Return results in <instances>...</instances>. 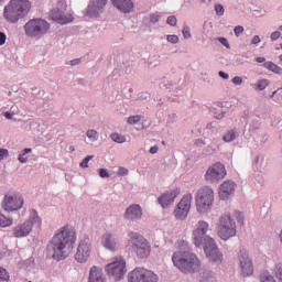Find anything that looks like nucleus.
Segmentation results:
<instances>
[{
  "label": "nucleus",
  "mask_w": 282,
  "mask_h": 282,
  "mask_svg": "<svg viewBox=\"0 0 282 282\" xmlns=\"http://www.w3.org/2000/svg\"><path fill=\"white\" fill-rule=\"evenodd\" d=\"M0 281H10V273L3 267H0Z\"/></svg>",
  "instance_id": "33"
},
{
  "label": "nucleus",
  "mask_w": 282,
  "mask_h": 282,
  "mask_svg": "<svg viewBox=\"0 0 282 282\" xmlns=\"http://www.w3.org/2000/svg\"><path fill=\"white\" fill-rule=\"evenodd\" d=\"M236 183L232 181H224L219 186V198L221 200H227L231 195L235 194Z\"/></svg>",
  "instance_id": "17"
},
{
  "label": "nucleus",
  "mask_w": 282,
  "mask_h": 282,
  "mask_svg": "<svg viewBox=\"0 0 282 282\" xmlns=\"http://www.w3.org/2000/svg\"><path fill=\"white\" fill-rule=\"evenodd\" d=\"M180 195H181V188L170 189V191L163 193V195H161V197H159V204H161V207H163V208H169L171 205L174 204L175 199Z\"/></svg>",
  "instance_id": "16"
},
{
  "label": "nucleus",
  "mask_w": 282,
  "mask_h": 282,
  "mask_svg": "<svg viewBox=\"0 0 282 282\" xmlns=\"http://www.w3.org/2000/svg\"><path fill=\"white\" fill-rule=\"evenodd\" d=\"M163 144H165V141H163Z\"/></svg>",
  "instance_id": "62"
},
{
  "label": "nucleus",
  "mask_w": 282,
  "mask_h": 282,
  "mask_svg": "<svg viewBox=\"0 0 282 282\" xmlns=\"http://www.w3.org/2000/svg\"><path fill=\"white\" fill-rule=\"evenodd\" d=\"M130 282H158L159 278L153 271L148 269H134L129 275Z\"/></svg>",
  "instance_id": "13"
},
{
  "label": "nucleus",
  "mask_w": 282,
  "mask_h": 282,
  "mask_svg": "<svg viewBox=\"0 0 282 282\" xmlns=\"http://www.w3.org/2000/svg\"><path fill=\"white\" fill-rule=\"evenodd\" d=\"M270 85V80L268 79H260L257 84L253 85L256 90H264Z\"/></svg>",
  "instance_id": "29"
},
{
  "label": "nucleus",
  "mask_w": 282,
  "mask_h": 282,
  "mask_svg": "<svg viewBox=\"0 0 282 282\" xmlns=\"http://www.w3.org/2000/svg\"><path fill=\"white\" fill-rule=\"evenodd\" d=\"M215 200V193L212 187L204 186L198 189L195 203L196 209L200 214H207L212 210Z\"/></svg>",
  "instance_id": "6"
},
{
  "label": "nucleus",
  "mask_w": 282,
  "mask_h": 282,
  "mask_svg": "<svg viewBox=\"0 0 282 282\" xmlns=\"http://www.w3.org/2000/svg\"><path fill=\"white\" fill-rule=\"evenodd\" d=\"M218 75L224 78V79H228L229 78V75L226 74L225 72H219Z\"/></svg>",
  "instance_id": "54"
},
{
  "label": "nucleus",
  "mask_w": 282,
  "mask_h": 282,
  "mask_svg": "<svg viewBox=\"0 0 282 282\" xmlns=\"http://www.w3.org/2000/svg\"><path fill=\"white\" fill-rule=\"evenodd\" d=\"M79 63H80V59H74V61L70 62V65L75 66V65H77Z\"/></svg>",
  "instance_id": "57"
},
{
  "label": "nucleus",
  "mask_w": 282,
  "mask_h": 282,
  "mask_svg": "<svg viewBox=\"0 0 282 282\" xmlns=\"http://www.w3.org/2000/svg\"><path fill=\"white\" fill-rule=\"evenodd\" d=\"M7 39H8V37L6 36V34L2 33V32H0V45L6 44V40H7Z\"/></svg>",
  "instance_id": "51"
},
{
  "label": "nucleus",
  "mask_w": 282,
  "mask_h": 282,
  "mask_svg": "<svg viewBox=\"0 0 282 282\" xmlns=\"http://www.w3.org/2000/svg\"><path fill=\"white\" fill-rule=\"evenodd\" d=\"M89 282H107L102 269L99 267H93L89 272Z\"/></svg>",
  "instance_id": "23"
},
{
  "label": "nucleus",
  "mask_w": 282,
  "mask_h": 282,
  "mask_svg": "<svg viewBox=\"0 0 282 282\" xmlns=\"http://www.w3.org/2000/svg\"><path fill=\"white\" fill-rule=\"evenodd\" d=\"M218 41H219L225 47L230 48V44H229V42H228L227 39L220 37V39H218Z\"/></svg>",
  "instance_id": "46"
},
{
  "label": "nucleus",
  "mask_w": 282,
  "mask_h": 282,
  "mask_svg": "<svg viewBox=\"0 0 282 282\" xmlns=\"http://www.w3.org/2000/svg\"><path fill=\"white\" fill-rule=\"evenodd\" d=\"M272 273L279 282H282V262L274 265Z\"/></svg>",
  "instance_id": "27"
},
{
  "label": "nucleus",
  "mask_w": 282,
  "mask_h": 282,
  "mask_svg": "<svg viewBox=\"0 0 282 282\" xmlns=\"http://www.w3.org/2000/svg\"><path fill=\"white\" fill-rule=\"evenodd\" d=\"M159 152V147H152L150 148V154L154 155Z\"/></svg>",
  "instance_id": "53"
},
{
  "label": "nucleus",
  "mask_w": 282,
  "mask_h": 282,
  "mask_svg": "<svg viewBox=\"0 0 282 282\" xmlns=\"http://www.w3.org/2000/svg\"><path fill=\"white\" fill-rule=\"evenodd\" d=\"M69 152H72V153L75 152V147L74 145L69 147Z\"/></svg>",
  "instance_id": "58"
},
{
  "label": "nucleus",
  "mask_w": 282,
  "mask_h": 282,
  "mask_svg": "<svg viewBox=\"0 0 282 282\" xmlns=\"http://www.w3.org/2000/svg\"><path fill=\"white\" fill-rule=\"evenodd\" d=\"M240 271L243 276H250L254 272L253 262L246 251H240L238 256Z\"/></svg>",
  "instance_id": "15"
},
{
  "label": "nucleus",
  "mask_w": 282,
  "mask_h": 282,
  "mask_svg": "<svg viewBox=\"0 0 282 282\" xmlns=\"http://www.w3.org/2000/svg\"><path fill=\"white\" fill-rule=\"evenodd\" d=\"M4 117L7 118V120H12V113L10 112H6Z\"/></svg>",
  "instance_id": "56"
},
{
  "label": "nucleus",
  "mask_w": 282,
  "mask_h": 282,
  "mask_svg": "<svg viewBox=\"0 0 282 282\" xmlns=\"http://www.w3.org/2000/svg\"><path fill=\"white\" fill-rule=\"evenodd\" d=\"M237 235L236 221L230 215L224 214L219 217L218 236L220 239L227 241Z\"/></svg>",
  "instance_id": "8"
},
{
  "label": "nucleus",
  "mask_w": 282,
  "mask_h": 282,
  "mask_svg": "<svg viewBox=\"0 0 282 282\" xmlns=\"http://www.w3.org/2000/svg\"><path fill=\"white\" fill-rule=\"evenodd\" d=\"M281 48H282V44H281Z\"/></svg>",
  "instance_id": "63"
},
{
  "label": "nucleus",
  "mask_w": 282,
  "mask_h": 282,
  "mask_svg": "<svg viewBox=\"0 0 282 282\" xmlns=\"http://www.w3.org/2000/svg\"><path fill=\"white\" fill-rule=\"evenodd\" d=\"M235 216H236L238 223L243 224V215L241 212H236Z\"/></svg>",
  "instance_id": "45"
},
{
  "label": "nucleus",
  "mask_w": 282,
  "mask_h": 282,
  "mask_svg": "<svg viewBox=\"0 0 282 282\" xmlns=\"http://www.w3.org/2000/svg\"><path fill=\"white\" fill-rule=\"evenodd\" d=\"M260 281L261 282H276L275 278H273V275H270V273H268V271H264L263 273H261Z\"/></svg>",
  "instance_id": "30"
},
{
  "label": "nucleus",
  "mask_w": 282,
  "mask_h": 282,
  "mask_svg": "<svg viewBox=\"0 0 282 282\" xmlns=\"http://www.w3.org/2000/svg\"><path fill=\"white\" fill-rule=\"evenodd\" d=\"M129 241L127 243V249L137 252L140 259H147L151 253V243L141 234L131 231L129 234Z\"/></svg>",
  "instance_id": "5"
},
{
  "label": "nucleus",
  "mask_w": 282,
  "mask_h": 282,
  "mask_svg": "<svg viewBox=\"0 0 282 282\" xmlns=\"http://www.w3.org/2000/svg\"><path fill=\"white\" fill-rule=\"evenodd\" d=\"M140 120H142V117L140 115L129 117L128 124H138V122H140Z\"/></svg>",
  "instance_id": "35"
},
{
  "label": "nucleus",
  "mask_w": 282,
  "mask_h": 282,
  "mask_svg": "<svg viewBox=\"0 0 282 282\" xmlns=\"http://www.w3.org/2000/svg\"><path fill=\"white\" fill-rule=\"evenodd\" d=\"M280 240H281V243H282V230H281V234H280Z\"/></svg>",
  "instance_id": "59"
},
{
  "label": "nucleus",
  "mask_w": 282,
  "mask_h": 282,
  "mask_svg": "<svg viewBox=\"0 0 282 282\" xmlns=\"http://www.w3.org/2000/svg\"><path fill=\"white\" fill-rule=\"evenodd\" d=\"M227 175V171L224 164L215 163L208 167L205 174V180L209 183H215L224 180Z\"/></svg>",
  "instance_id": "12"
},
{
  "label": "nucleus",
  "mask_w": 282,
  "mask_h": 282,
  "mask_svg": "<svg viewBox=\"0 0 282 282\" xmlns=\"http://www.w3.org/2000/svg\"><path fill=\"white\" fill-rule=\"evenodd\" d=\"M48 30L50 24L42 19L31 20L24 26L25 34L30 37H40L46 34Z\"/></svg>",
  "instance_id": "9"
},
{
  "label": "nucleus",
  "mask_w": 282,
  "mask_h": 282,
  "mask_svg": "<svg viewBox=\"0 0 282 282\" xmlns=\"http://www.w3.org/2000/svg\"><path fill=\"white\" fill-rule=\"evenodd\" d=\"M111 140H113V142H118L119 144H123V142H126V137L120 135L119 133H112L111 134Z\"/></svg>",
  "instance_id": "31"
},
{
  "label": "nucleus",
  "mask_w": 282,
  "mask_h": 282,
  "mask_svg": "<svg viewBox=\"0 0 282 282\" xmlns=\"http://www.w3.org/2000/svg\"><path fill=\"white\" fill-rule=\"evenodd\" d=\"M280 62H282V54L279 56Z\"/></svg>",
  "instance_id": "60"
},
{
  "label": "nucleus",
  "mask_w": 282,
  "mask_h": 282,
  "mask_svg": "<svg viewBox=\"0 0 282 282\" xmlns=\"http://www.w3.org/2000/svg\"><path fill=\"white\" fill-rule=\"evenodd\" d=\"M224 142H232V140H236V133L235 132H228L223 138Z\"/></svg>",
  "instance_id": "36"
},
{
  "label": "nucleus",
  "mask_w": 282,
  "mask_h": 282,
  "mask_svg": "<svg viewBox=\"0 0 282 282\" xmlns=\"http://www.w3.org/2000/svg\"><path fill=\"white\" fill-rule=\"evenodd\" d=\"M245 32V28L243 26H236L234 29V33L236 36H239L240 34H242Z\"/></svg>",
  "instance_id": "42"
},
{
  "label": "nucleus",
  "mask_w": 282,
  "mask_h": 282,
  "mask_svg": "<svg viewBox=\"0 0 282 282\" xmlns=\"http://www.w3.org/2000/svg\"><path fill=\"white\" fill-rule=\"evenodd\" d=\"M41 228L42 227V219L39 216L37 212L35 209L30 210L29 220L24 221L23 224H20L15 226L13 230V236L15 238H23L28 237L33 227Z\"/></svg>",
  "instance_id": "7"
},
{
  "label": "nucleus",
  "mask_w": 282,
  "mask_h": 282,
  "mask_svg": "<svg viewBox=\"0 0 282 282\" xmlns=\"http://www.w3.org/2000/svg\"><path fill=\"white\" fill-rule=\"evenodd\" d=\"M129 174V171L126 167H120L119 169V175L126 176Z\"/></svg>",
  "instance_id": "50"
},
{
  "label": "nucleus",
  "mask_w": 282,
  "mask_h": 282,
  "mask_svg": "<svg viewBox=\"0 0 282 282\" xmlns=\"http://www.w3.org/2000/svg\"><path fill=\"white\" fill-rule=\"evenodd\" d=\"M261 42V37L259 36V35H257V36H253V39H252V44H259Z\"/></svg>",
  "instance_id": "52"
},
{
  "label": "nucleus",
  "mask_w": 282,
  "mask_h": 282,
  "mask_svg": "<svg viewBox=\"0 0 282 282\" xmlns=\"http://www.w3.org/2000/svg\"><path fill=\"white\" fill-rule=\"evenodd\" d=\"M281 36H282L281 32L275 31V32L271 33L270 39H271V41L274 42V41L279 40Z\"/></svg>",
  "instance_id": "41"
},
{
  "label": "nucleus",
  "mask_w": 282,
  "mask_h": 282,
  "mask_svg": "<svg viewBox=\"0 0 282 282\" xmlns=\"http://www.w3.org/2000/svg\"><path fill=\"white\" fill-rule=\"evenodd\" d=\"M6 212H17L23 208V197L19 194H7L2 202Z\"/></svg>",
  "instance_id": "14"
},
{
  "label": "nucleus",
  "mask_w": 282,
  "mask_h": 282,
  "mask_svg": "<svg viewBox=\"0 0 282 282\" xmlns=\"http://www.w3.org/2000/svg\"><path fill=\"white\" fill-rule=\"evenodd\" d=\"M9 155L8 150L6 149H0V161H3L4 159H7Z\"/></svg>",
  "instance_id": "43"
},
{
  "label": "nucleus",
  "mask_w": 282,
  "mask_h": 282,
  "mask_svg": "<svg viewBox=\"0 0 282 282\" xmlns=\"http://www.w3.org/2000/svg\"><path fill=\"white\" fill-rule=\"evenodd\" d=\"M159 20H160V15L159 14L150 15V22L156 23V22H159Z\"/></svg>",
  "instance_id": "48"
},
{
  "label": "nucleus",
  "mask_w": 282,
  "mask_h": 282,
  "mask_svg": "<svg viewBox=\"0 0 282 282\" xmlns=\"http://www.w3.org/2000/svg\"><path fill=\"white\" fill-rule=\"evenodd\" d=\"M94 159V155L86 156L80 163L82 169H88V163Z\"/></svg>",
  "instance_id": "37"
},
{
  "label": "nucleus",
  "mask_w": 282,
  "mask_h": 282,
  "mask_svg": "<svg viewBox=\"0 0 282 282\" xmlns=\"http://www.w3.org/2000/svg\"><path fill=\"white\" fill-rule=\"evenodd\" d=\"M101 242H102V246L110 251H115L118 246L117 240L113 238V236L110 232H106L101 237Z\"/></svg>",
  "instance_id": "22"
},
{
  "label": "nucleus",
  "mask_w": 282,
  "mask_h": 282,
  "mask_svg": "<svg viewBox=\"0 0 282 282\" xmlns=\"http://www.w3.org/2000/svg\"><path fill=\"white\" fill-rule=\"evenodd\" d=\"M192 202H193V195L191 193H187L180 199L176 206L189 213L192 207Z\"/></svg>",
  "instance_id": "24"
},
{
  "label": "nucleus",
  "mask_w": 282,
  "mask_h": 282,
  "mask_svg": "<svg viewBox=\"0 0 282 282\" xmlns=\"http://www.w3.org/2000/svg\"><path fill=\"white\" fill-rule=\"evenodd\" d=\"M189 215V212H187L184 208H181L180 206L176 205V207L173 210V216L177 220H185Z\"/></svg>",
  "instance_id": "25"
},
{
  "label": "nucleus",
  "mask_w": 282,
  "mask_h": 282,
  "mask_svg": "<svg viewBox=\"0 0 282 282\" xmlns=\"http://www.w3.org/2000/svg\"><path fill=\"white\" fill-rule=\"evenodd\" d=\"M87 138H89V140H91V142H96L99 138V134L96 130H88L87 131Z\"/></svg>",
  "instance_id": "32"
},
{
  "label": "nucleus",
  "mask_w": 282,
  "mask_h": 282,
  "mask_svg": "<svg viewBox=\"0 0 282 282\" xmlns=\"http://www.w3.org/2000/svg\"><path fill=\"white\" fill-rule=\"evenodd\" d=\"M258 63H265L267 58L265 57H257L256 59Z\"/></svg>",
  "instance_id": "55"
},
{
  "label": "nucleus",
  "mask_w": 282,
  "mask_h": 282,
  "mask_svg": "<svg viewBox=\"0 0 282 282\" xmlns=\"http://www.w3.org/2000/svg\"><path fill=\"white\" fill-rule=\"evenodd\" d=\"M167 24H170L171 26H176L177 19L175 17L167 18Z\"/></svg>",
  "instance_id": "44"
},
{
  "label": "nucleus",
  "mask_w": 282,
  "mask_h": 282,
  "mask_svg": "<svg viewBox=\"0 0 282 282\" xmlns=\"http://www.w3.org/2000/svg\"><path fill=\"white\" fill-rule=\"evenodd\" d=\"M76 240V230L72 226L66 225L56 230L48 241L46 250L54 260L61 261L68 258L72 253Z\"/></svg>",
  "instance_id": "1"
},
{
  "label": "nucleus",
  "mask_w": 282,
  "mask_h": 282,
  "mask_svg": "<svg viewBox=\"0 0 282 282\" xmlns=\"http://www.w3.org/2000/svg\"><path fill=\"white\" fill-rule=\"evenodd\" d=\"M215 11H216V14L219 17H223L225 14V9L221 4H216Z\"/></svg>",
  "instance_id": "38"
},
{
  "label": "nucleus",
  "mask_w": 282,
  "mask_h": 282,
  "mask_svg": "<svg viewBox=\"0 0 282 282\" xmlns=\"http://www.w3.org/2000/svg\"><path fill=\"white\" fill-rule=\"evenodd\" d=\"M108 0H90V4L87 9L88 15H95L97 11L101 10L106 7Z\"/></svg>",
  "instance_id": "21"
},
{
  "label": "nucleus",
  "mask_w": 282,
  "mask_h": 282,
  "mask_svg": "<svg viewBox=\"0 0 282 282\" xmlns=\"http://www.w3.org/2000/svg\"><path fill=\"white\" fill-rule=\"evenodd\" d=\"M263 67L267 68L268 70L282 75V67L279 65L274 64L273 62H264Z\"/></svg>",
  "instance_id": "26"
},
{
  "label": "nucleus",
  "mask_w": 282,
  "mask_h": 282,
  "mask_svg": "<svg viewBox=\"0 0 282 282\" xmlns=\"http://www.w3.org/2000/svg\"><path fill=\"white\" fill-rule=\"evenodd\" d=\"M242 78L239 77V76H236L232 78V83L236 84V85H241L242 84Z\"/></svg>",
  "instance_id": "49"
},
{
  "label": "nucleus",
  "mask_w": 282,
  "mask_h": 282,
  "mask_svg": "<svg viewBox=\"0 0 282 282\" xmlns=\"http://www.w3.org/2000/svg\"><path fill=\"white\" fill-rule=\"evenodd\" d=\"M209 230V223L206 220H198L196 228L193 230V242L195 247L204 248V252L209 261L220 262L223 254L216 246L215 239L206 236Z\"/></svg>",
  "instance_id": "2"
},
{
  "label": "nucleus",
  "mask_w": 282,
  "mask_h": 282,
  "mask_svg": "<svg viewBox=\"0 0 282 282\" xmlns=\"http://www.w3.org/2000/svg\"><path fill=\"white\" fill-rule=\"evenodd\" d=\"M99 175L101 178L109 177L108 171L106 169H100L99 170Z\"/></svg>",
  "instance_id": "47"
},
{
  "label": "nucleus",
  "mask_w": 282,
  "mask_h": 282,
  "mask_svg": "<svg viewBox=\"0 0 282 282\" xmlns=\"http://www.w3.org/2000/svg\"><path fill=\"white\" fill-rule=\"evenodd\" d=\"M106 272L116 281H120L127 272L126 260L121 256L112 258V261L106 267Z\"/></svg>",
  "instance_id": "10"
},
{
  "label": "nucleus",
  "mask_w": 282,
  "mask_h": 282,
  "mask_svg": "<svg viewBox=\"0 0 282 282\" xmlns=\"http://www.w3.org/2000/svg\"><path fill=\"white\" fill-rule=\"evenodd\" d=\"M90 257V245L86 240H82L78 245L75 259L79 263H84Z\"/></svg>",
  "instance_id": "18"
},
{
  "label": "nucleus",
  "mask_w": 282,
  "mask_h": 282,
  "mask_svg": "<svg viewBox=\"0 0 282 282\" xmlns=\"http://www.w3.org/2000/svg\"><path fill=\"white\" fill-rule=\"evenodd\" d=\"M112 4L124 13H130L134 8V4L131 0H111Z\"/></svg>",
  "instance_id": "20"
},
{
  "label": "nucleus",
  "mask_w": 282,
  "mask_h": 282,
  "mask_svg": "<svg viewBox=\"0 0 282 282\" xmlns=\"http://www.w3.org/2000/svg\"><path fill=\"white\" fill-rule=\"evenodd\" d=\"M31 10L29 0H12L4 8V19L10 23H17L25 18Z\"/></svg>",
  "instance_id": "4"
},
{
  "label": "nucleus",
  "mask_w": 282,
  "mask_h": 282,
  "mask_svg": "<svg viewBox=\"0 0 282 282\" xmlns=\"http://www.w3.org/2000/svg\"><path fill=\"white\" fill-rule=\"evenodd\" d=\"M10 226H12V218L0 213V228H8Z\"/></svg>",
  "instance_id": "28"
},
{
  "label": "nucleus",
  "mask_w": 282,
  "mask_h": 282,
  "mask_svg": "<svg viewBox=\"0 0 282 282\" xmlns=\"http://www.w3.org/2000/svg\"><path fill=\"white\" fill-rule=\"evenodd\" d=\"M31 152H32V150H31L30 148L24 149V150H23V153L20 154V156H19L20 163L25 164V163H26V158H24V156H25L26 154H30Z\"/></svg>",
  "instance_id": "34"
},
{
  "label": "nucleus",
  "mask_w": 282,
  "mask_h": 282,
  "mask_svg": "<svg viewBox=\"0 0 282 282\" xmlns=\"http://www.w3.org/2000/svg\"><path fill=\"white\" fill-rule=\"evenodd\" d=\"M172 262L183 273L196 272L200 268V261L196 254L189 251H175Z\"/></svg>",
  "instance_id": "3"
},
{
  "label": "nucleus",
  "mask_w": 282,
  "mask_h": 282,
  "mask_svg": "<svg viewBox=\"0 0 282 282\" xmlns=\"http://www.w3.org/2000/svg\"><path fill=\"white\" fill-rule=\"evenodd\" d=\"M182 34L184 39H189L192 36L189 28L187 26L182 30Z\"/></svg>",
  "instance_id": "40"
},
{
  "label": "nucleus",
  "mask_w": 282,
  "mask_h": 282,
  "mask_svg": "<svg viewBox=\"0 0 282 282\" xmlns=\"http://www.w3.org/2000/svg\"><path fill=\"white\" fill-rule=\"evenodd\" d=\"M167 42L172 43V44H177L180 42V39L177 35H169L167 36Z\"/></svg>",
  "instance_id": "39"
},
{
  "label": "nucleus",
  "mask_w": 282,
  "mask_h": 282,
  "mask_svg": "<svg viewBox=\"0 0 282 282\" xmlns=\"http://www.w3.org/2000/svg\"><path fill=\"white\" fill-rule=\"evenodd\" d=\"M279 29L282 31V25Z\"/></svg>",
  "instance_id": "61"
},
{
  "label": "nucleus",
  "mask_w": 282,
  "mask_h": 282,
  "mask_svg": "<svg viewBox=\"0 0 282 282\" xmlns=\"http://www.w3.org/2000/svg\"><path fill=\"white\" fill-rule=\"evenodd\" d=\"M142 215H143L142 208L138 204H133L129 206L124 214L126 218L129 220H139L142 218Z\"/></svg>",
  "instance_id": "19"
},
{
  "label": "nucleus",
  "mask_w": 282,
  "mask_h": 282,
  "mask_svg": "<svg viewBox=\"0 0 282 282\" xmlns=\"http://www.w3.org/2000/svg\"><path fill=\"white\" fill-rule=\"evenodd\" d=\"M66 10L67 3L65 1H58L57 7L51 11L50 18L59 24L72 23L74 21V17L72 14H64Z\"/></svg>",
  "instance_id": "11"
}]
</instances>
